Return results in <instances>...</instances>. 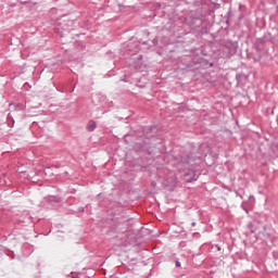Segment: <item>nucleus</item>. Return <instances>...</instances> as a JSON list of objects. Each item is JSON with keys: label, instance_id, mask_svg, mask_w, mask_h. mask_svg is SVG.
<instances>
[{"label": "nucleus", "instance_id": "obj_1", "mask_svg": "<svg viewBox=\"0 0 278 278\" xmlns=\"http://www.w3.org/2000/svg\"><path fill=\"white\" fill-rule=\"evenodd\" d=\"M97 129V122L94 119H90L87 125V131H94Z\"/></svg>", "mask_w": 278, "mask_h": 278}, {"label": "nucleus", "instance_id": "obj_2", "mask_svg": "<svg viewBox=\"0 0 278 278\" xmlns=\"http://www.w3.org/2000/svg\"><path fill=\"white\" fill-rule=\"evenodd\" d=\"M187 181H188L189 184H192V181H197V178H187Z\"/></svg>", "mask_w": 278, "mask_h": 278}, {"label": "nucleus", "instance_id": "obj_3", "mask_svg": "<svg viewBox=\"0 0 278 278\" xmlns=\"http://www.w3.org/2000/svg\"><path fill=\"white\" fill-rule=\"evenodd\" d=\"M176 266H177V268H179L181 266V262L176 261Z\"/></svg>", "mask_w": 278, "mask_h": 278}, {"label": "nucleus", "instance_id": "obj_4", "mask_svg": "<svg viewBox=\"0 0 278 278\" xmlns=\"http://www.w3.org/2000/svg\"><path fill=\"white\" fill-rule=\"evenodd\" d=\"M191 227H197V223L192 222Z\"/></svg>", "mask_w": 278, "mask_h": 278}, {"label": "nucleus", "instance_id": "obj_5", "mask_svg": "<svg viewBox=\"0 0 278 278\" xmlns=\"http://www.w3.org/2000/svg\"><path fill=\"white\" fill-rule=\"evenodd\" d=\"M232 47H233V43L232 42H230V49L232 50Z\"/></svg>", "mask_w": 278, "mask_h": 278}, {"label": "nucleus", "instance_id": "obj_6", "mask_svg": "<svg viewBox=\"0 0 278 278\" xmlns=\"http://www.w3.org/2000/svg\"><path fill=\"white\" fill-rule=\"evenodd\" d=\"M152 186H155V182H152Z\"/></svg>", "mask_w": 278, "mask_h": 278}]
</instances>
